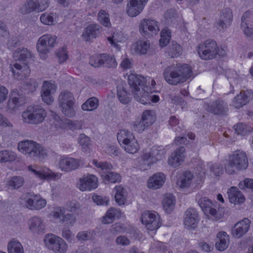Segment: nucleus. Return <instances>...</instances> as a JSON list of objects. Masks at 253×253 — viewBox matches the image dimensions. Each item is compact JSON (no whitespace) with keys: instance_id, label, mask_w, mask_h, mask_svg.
Returning <instances> with one entry per match:
<instances>
[{"instance_id":"obj_32","label":"nucleus","mask_w":253,"mask_h":253,"mask_svg":"<svg viewBox=\"0 0 253 253\" xmlns=\"http://www.w3.org/2000/svg\"><path fill=\"white\" fill-rule=\"evenodd\" d=\"M16 60L28 64L32 60V54L27 48H18L14 53Z\"/></svg>"},{"instance_id":"obj_28","label":"nucleus","mask_w":253,"mask_h":253,"mask_svg":"<svg viewBox=\"0 0 253 253\" xmlns=\"http://www.w3.org/2000/svg\"><path fill=\"white\" fill-rule=\"evenodd\" d=\"M166 180L165 174L162 172H157L149 177L147 181L148 188L157 189L161 187Z\"/></svg>"},{"instance_id":"obj_44","label":"nucleus","mask_w":253,"mask_h":253,"mask_svg":"<svg viewBox=\"0 0 253 253\" xmlns=\"http://www.w3.org/2000/svg\"><path fill=\"white\" fill-rule=\"evenodd\" d=\"M8 253H24V249L22 244L17 240H12L7 244Z\"/></svg>"},{"instance_id":"obj_20","label":"nucleus","mask_w":253,"mask_h":253,"mask_svg":"<svg viewBox=\"0 0 253 253\" xmlns=\"http://www.w3.org/2000/svg\"><path fill=\"white\" fill-rule=\"evenodd\" d=\"M81 161L69 157L62 156L58 162V166L60 169L64 172H70L77 169L80 166Z\"/></svg>"},{"instance_id":"obj_48","label":"nucleus","mask_w":253,"mask_h":253,"mask_svg":"<svg viewBox=\"0 0 253 253\" xmlns=\"http://www.w3.org/2000/svg\"><path fill=\"white\" fill-rule=\"evenodd\" d=\"M24 183V179L20 176H15L7 181V185L12 189H18L23 186Z\"/></svg>"},{"instance_id":"obj_56","label":"nucleus","mask_w":253,"mask_h":253,"mask_svg":"<svg viewBox=\"0 0 253 253\" xmlns=\"http://www.w3.org/2000/svg\"><path fill=\"white\" fill-rule=\"evenodd\" d=\"M103 54H104V53L91 56L89 60V63L91 66L94 67H99L103 65L104 58L103 57Z\"/></svg>"},{"instance_id":"obj_30","label":"nucleus","mask_w":253,"mask_h":253,"mask_svg":"<svg viewBox=\"0 0 253 253\" xmlns=\"http://www.w3.org/2000/svg\"><path fill=\"white\" fill-rule=\"evenodd\" d=\"M230 242L229 236L225 231H220L216 234L215 248L220 251H223L228 247Z\"/></svg>"},{"instance_id":"obj_64","label":"nucleus","mask_w":253,"mask_h":253,"mask_svg":"<svg viewBox=\"0 0 253 253\" xmlns=\"http://www.w3.org/2000/svg\"><path fill=\"white\" fill-rule=\"evenodd\" d=\"M241 28L244 34L247 37H253V27L247 25L246 23L241 24Z\"/></svg>"},{"instance_id":"obj_55","label":"nucleus","mask_w":253,"mask_h":253,"mask_svg":"<svg viewBox=\"0 0 253 253\" xmlns=\"http://www.w3.org/2000/svg\"><path fill=\"white\" fill-rule=\"evenodd\" d=\"M92 164L97 168L100 169L102 171V173L103 172H108L113 168L112 165L106 162H98L97 160L94 159L92 160Z\"/></svg>"},{"instance_id":"obj_23","label":"nucleus","mask_w":253,"mask_h":253,"mask_svg":"<svg viewBox=\"0 0 253 253\" xmlns=\"http://www.w3.org/2000/svg\"><path fill=\"white\" fill-rule=\"evenodd\" d=\"M253 97V90L241 91L233 98L232 105L235 108L240 109L248 103Z\"/></svg>"},{"instance_id":"obj_59","label":"nucleus","mask_w":253,"mask_h":253,"mask_svg":"<svg viewBox=\"0 0 253 253\" xmlns=\"http://www.w3.org/2000/svg\"><path fill=\"white\" fill-rule=\"evenodd\" d=\"M210 171L215 176H219L223 171L222 166L219 164H208Z\"/></svg>"},{"instance_id":"obj_42","label":"nucleus","mask_w":253,"mask_h":253,"mask_svg":"<svg viewBox=\"0 0 253 253\" xmlns=\"http://www.w3.org/2000/svg\"><path fill=\"white\" fill-rule=\"evenodd\" d=\"M16 154L11 151L4 150L0 151V162L8 163L16 161Z\"/></svg>"},{"instance_id":"obj_36","label":"nucleus","mask_w":253,"mask_h":253,"mask_svg":"<svg viewBox=\"0 0 253 253\" xmlns=\"http://www.w3.org/2000/svg\"><path fill=\"white\" fill-rule=\"evenodd\" d=\"M132 49L139 54H145L150 48V42L148 40H138L132 45Z\"/></svg>"},{"instance_id":"obj_12","label":"nucleus","mask_w":253,"mask_h":253,"mask_svg":"<svg viewBox=\"0 0 253 253\" xmlns=\"http://www.w3.org/2000/svg\"><path fill=\"white\" fill-rule=\"evenodd\" d=\"M66 213V209L63 207H56L53 208L50 213V216L53 219L58 220L60 223H67L73 226L76 222V216L71 213Z\"/></svg>"},{"instance_id":"obj_63","label":"nucleus","mask_w":253,"mask_h":253,"mask_svg":"<svg viewBox=\"0 0 253 253\" xmlns=\"http://www.w3.org/2000/svg\"><path fill=\"white\" fill-rule=\"evenodd\" d=\"M131 127L133 130L138 132H142L146 128L148 127L141 120L133 122L131 124Z\"/></svg>"},{"instance_id":"obj_7","label":"nucleus","mask_w":253,"mask_h":253,"mask_svg":"<svg viewBox=\"0 0 253 253\" xmlns=\"http://www.w3.org/2000/svg\"><path fill=\"white\" fill-rule=\"evenodd\" d=\"M75 99L73 94L66 90L62 91L58 96V102L62 113L68 117L75 116L74 110Z\"/></svg>"},{"instance_id":"obj_17","label":"nucleus","mask_w":253,"mask_h":253,"mask_svg":"<svg viewBox=\"0 0 253 253\" xmlns=\"http://www.w3.org/2000/svg\"><path fill=\"white\" fill-rule=\"evenodd\" d=\"M206 109L210 113L218 116H225L228 112L227 102L221 99H217L206 105Z\"/></svg>"},{"instance_id":"obj_49","label":"nucleus","mask_w":253,"mask_h":253,"mask_svg":"<svg viewBox=\"0 0 253 253\" xmlns=\"http://www.w3.org/2000/svg\"><path fill=\"white\" fill-rule=\"evenodd\" d=\"M20 105L21 100L19 96L11 97L7 103V109L10 113L15 111Z\"/></svg>"},{"instance_id":"obj_22","label":"nucleus","mask_w":253,"mask_h":253,"mask_svg":"<svg viewBox=\"0 0 253 253\" xmlns=\"http://www.w3.org/2000/svg\"><path fill=\"white\" fill-rule=\"evenodd\" d=\"M251 223V220L247 218L236 223L232 228V236L237 238L242 237L249 231Z\"/></svg>"},{"instance_id":"obj_46","label":"nucleus","mask_w":253,"mask_h":253,"mask_svg":"<svg viewBox=\"0 0 253 253\" xmlns=\"http://www.w3.org/2000/svg\"><path fill=\"white\" fill-rule=\"evenodd\" d=\"M98 106V100L96 97H91L82 105L84 111H92L96 109Z\"/></svg>"},{"instance_id":"obj_1","label":"nucleus","mask_w":253,"mask_h":253,"mask_svg":"<svg viewBox=\"0 0 253 253\" xmlns=\"http://www.w3.org/2000/svg\"><path fill=\"white\" fill-rule=\"evenodd\" d=\"M192 74L191 67L186 64L169 66L163 73L165 80L171 85H177L185 82L192 76Z\"/></svg>"},{"instance_id":"obj_39","label":"nucleus","mask_w":253,"mask_h":253,"mask_svg":"<svg viewBox=\"0 0 253 253\" xmlns=\"http://www.w3.org/2000/svg\"><path fill=\"white\" fill-rule=\"evenodd\" d=\"M193 178V175L190 171H185L178 180L177 184L180 188H185L190 185Z\"/></svg>"},{"instance_id":"obj_47","label":"nucleus","mask_w":253,"mask_h":253,"mask_svg":"<svg viewBox=\"0 0 253 253\" xmlns=\"http://www.w3.org/2000/svg\"><path fill=\"white\" fill-rule=\"evenodd\" d=\"M168 53L171 58L176 57L182 53V47L177 42H172L169 46Z\"/></svg>"},{"instance_id":"obj_2","label":"nucleus","mask_w":253,"mask_h":253,"mask_svg":"<svg viewBox=\"0 0 253 253\" xmlns=\"http://www.w3.org/2000/svg\"><path fill=\"white\" fill-rule=\"evenodd\" d=\"M248 167V159L245 152L238 150L228 156V161L224 165L225 172L234 174L238 171L246 169Z\"/></svg>"},{"instance_id":"obj_61","label":"nucleus","mask_w":253,"mask_h":253,"mask_svg":"<svg viewBox=\"0 0 253 253\" xmlns=\"http://www.w3.org/2000/svg\"><path fill=\"white\" fill-rule=\"evenodd\" d=\"M246 23L247 25L253 27V13L249 11L245 12L241 18V23Z\"/></svg>"},{"instance_id":"obj_15","label":"nucleus","mask_w":253,"mask_h":253,"mask_svg":"<svg viewBox=\"0 0 253 253\" xmlns=\"http://www.w3.org/2000/svg\"><path fill=\"white\" fill-rule=\"evenodd\" d=\"M141 222L147 229L150 231L156 230L161 225L159 214L154 211H146L141 216Z\"/></svg>"},{"instance_id":"obj_9","label":"nucleus","mask_w":253,"mask_h":253,"mask_svg":"<svg viewBox=\"0 0 253 253\" xmlns=\"http://www.w3.org/2000/svg\"><path fill=\"white\" fill-rule=\"evenodd\" d=\"M44 242L46 247L55 253H65L68 248L62 238L53 234L46 235Z\"/></svg>"},{"instance_id":"obj_31","label":"nucleus","mask_w":253,"mask_h":253,"mask_svg":"<svg viewBox=\"0 0 253 253\" xmlns=\"http://www.w3.org/2000/svg\"><path fill=\"white\" fill-rule=\"evenodd\" d=\"M228 199L231 203L241 204L245 201V197L236 187H231L227 191Z\"/></svg>"},{"instance_id":"obj_8","label":"nucleus","mask_w":253,"mask_h":253,"mask_svg":"<svg viewBox=\"0 0 253 253\" xmlns=\"http://www.w3.org/2000/svg\"><path fill=\"white\" fill-rule=\"evenodd\" d=\"M20 203L30 210H40L46 205V201L40 195L28 193L23 195L20 199Z\"/></svg>"},{"instance_id":"obj_45","label":"nucleus","mask_w":253,"mask_h":253,"mask_svg":"<svg viewBox=\"0 0 253 253\" xmlns=\"http://www.w3.org/2000/svg\"><path fill=\"white\" fill-rule=\"evenodd\" d=\"M120 213V211L114 208H110L102 218V222L104 224L112 223L114 218Z\"/></svg>"},{"instance_id":"obj_13","label":"nucleus","mask_w":253,"mask_h":253,"mask_svg":"<svg viewBox=\"0 0 253 253\" xmlns=\"http://www.w3.org/2000/svg\"><path fill=\"white\" fill-rule=\"evenodd\" d=\"M57 37L55 35L45 34L41 36L37 43L38 51L41 54H45L49 52L56 44Z\"/></svg>"},{"instance_id":"obj_35","label":"nucleus","mask_w":253,"mask_h":253,"mask_svg":"<svg viewBox=\"0 0 253 253\" xmlns=\"http://www.w3.org/2000/svg\"><path fill=\"white\" fill-rule=\"evenodd\" d=\"M114 191H115V199L116 203L120 206L124 205L127 200L126 190L122 186L118 185L115 187Z\"/></svg>"},{"instance_id":"obj_25","label":"nucleus","mask_w":253,"mask_h":253,"mask_svg":"<svg viewBox=\"0 0 253 253\" xmlns=\"http://www.w3.org/2000/svg\"><path fill=\"white\" fill-rule=\"evenodd\" d=\"M29 228L32 232L41 234L43 233L45 225L42 218L35 216L31 217L28 221Z\"/></svg>"},{"instance_id":"obj_38","label":"nucleus","mask_w":253,"mask_h":253,"mask_svg":"<svg viewBox=\"0 0 253 253\" xmlns=\"http://www.w3.org/2000/svg\"><path fill=\"white\" fill-rule=\"evenodd\" d=\"M101 177L105 184L119 182L121 180V176L119 174L109 171L108 172H103L101 173Z\"/></svg>"},{"instance_id":"obj_27","label":"nucleus","mask_w":253,"mask_h":253,"mask_svg":"<svg viewBox=\"0 0 253 253\" xmlns=\"http://www.w3.org/2000/svg\"><path fill=\"white\" fill-rule=\"evenodd\" d=\"M185 151V149L183 147H180L177 149L169 158V164L174 168L180 165L184 161Z\"/></svg>"},{"instance_id":"obj_54","label":"nucleus","mask_w":253,"mask_h":253,"mask_svg":"<svg viewBox=\"0 0 253 253\" xmlns=\"http://www.w3.org/2000/svg\"><path fill=\"white\" fill-rule=\"evenodd\" d=\"M198 204L206 214H208V211L213 206L212 202L206 197L200 199L198 201Z\"/></svg>"},{"instance_id":"obj_16","label":"nucleus","mask_w":253,"mask_h":253,"mask_svg":"<svg viewBox=\"0 0 253 253\" xmlns=\"http://www.w3.org/2000/svg\"><path fill=\"white\" fill-rule=\"evenodd\" d=\"M98 186V178L93 175L87 174L79 179L77 187L82 191H90Z\"/></svg>"},{"instance_id":"obj_18","label":"nucleus","mask_w":253,"mask_h":253,"mask_svg":"<svg viewBox=\"0 0 253 253\" xmlns=\"http://www.w3.org/2000/svg\"><path fill=\"white\" fill-rule=\"evenodd\" d=\"M145 82V79L141 76L134 74H130L128 76V83L133 92L134 98L135 93L138 92V95H140L145 90L143 86Z\"/></svg>"},{"instance_id":"obj_6","label":"nucleus","mask_w":253,"mask_h":253,"mask_svg":"<svg viewBox=\"0 0 253 253\" xmlns=\"http://www.w3.org/2000/svg\"><path fill=\"white\" fill-rule=\"evenodd\" d=\"M46 116L45 109L39 105L29 106L22 114L23 122L38 125L43 122Z\"/></svg>"},{"instance_id":"obj_50","label":"nucleus","mask_w":253,"mask_h":253,"mask_svg":"<svg viewBox=\"0 0 253 253\" xmlns=\"http://www.w3.org/2000/svg\"><path fill=\"white\" fill-rule=\"evenodd\" d=\"M98 20L100 24L106 27L111 26L109 16L104 10H101L98 13Z\"/></svg>"},{"instance_id":"obj_53","label":"nucleus","mask_w":253,"mask_h":253,"mask_svg":"<svg viewBox=\"0 0 253 253\" xmlns=\"http://www.w3.org/2000/svg\"><path fill=\"white\" fill-rule=\"evenodd\" d=\"M171 37V32L169 30L165 28L163 29L161 33V39L159 42L161 46H166L170 40Z\"/></svg>"},{"instance_id":"obj_24","label":"nucleus","mask_w":253,"mask_h":253,"mask_svg":"<svg viewBox=\"0 0 253 253\" xmlns=\"http://www.w3.org/2000/svg\"><path fill=\"white\" fill-rule=\"evenodd\" d=\"M233 15L232 10L229 8L223 10L219 19L216 21L217 28L220 30H224L228 27L231 24Z\"/></svg>"},{"instance_id":"obj_14","label":"nucleus","mask_w":253,"mask_h":253,"mask_svg":"<svg viewBox=\"0 0 253 253\" xmlns=\"http://www.w3.org/2000/svg\"><path fill=\"white\" fill-rule=\"evenodd\" d=\"M28 170L41 179L58 180L62 174L59 172H53L46 167L39 168L36 166H29Z\"/></svg>"},{"instance_id":"obj_11","label":"nucleus","mask_w":253,"mask_h":253,"mask_svg":"<svg viewBox=\"0 0 253 253\" xmlns=\"http://www.w3.org/2000/svg\"><path fill=\"white\" fill-rule=\"evenodd\" d=\"M50 0H27L20 11L23 14L45 10L49 5Z\"/></svg>"},{"instance_id":"obj_58","label":"nucleus","mask_w":253,"mask_h":253,"mask_svg":"<svg viewBox=\"0 0 253 253\" xmlns=\"http://www.w3.org/2000/svg\"><path fill=\"white\" fill-rule=\"evenodd\" d=\"M54 15L53 13H44L41 15L40 20L44 25H51L53 24Z\"/></svg>"},{"instance_id":"obj_52","label":"nucleus","mask_w":253,"mask_h":253,"mask_svg":"<svg viewBox=\"0 0 253 253\" xmlns=\"http://www.w3.org/2000/svg\"><path fill=\"white\" fill-rule=\"evenodd\" d=\"M235 132L237 134L245 136L251 131V127H249L244 123H240L235 125L233 127Z\"/></svg>"},{"instance_id":"obj_21","label":"nucleus","mask_w":253,"mask_h":253,"mask_svg":"<svg viewBox=\"0 0 253 253\" xmlns=\"http://www.w3.org/2000/svg\"><path fill=\"white\" fill-rule=\"evenodd\" d=\"M199 220L198 212L193 208H189L184 215V225L187 229H195Z\"/></svg>"},{"instance_id":"obj_37","label":"nucleus","mask_w":253,"mask_h":253,"mask_svg":"<svg viewBox=\"0 0 253 253\" xmlns=\"http://www.w3.org/2000/svg\"><path fill=\"white\" fill-rule=\"evenodd\" d=\"M175 199L171 194L165 195L163 201V206L165 211L167 213H170L174 208Z\"/></svg>"},{"instance_id":"obj_3","label":"nucleus","mask_w":253,"mask_h":253,"mask_svg":"<svg viewBox=\"0 0 253 253\" xmlns=\"http://www.w3.org/2000/svg\"><path fill=\"white\" fill-rule=\"evenodd\" d=\"M18 149L23 154L35 160H42L47 155L44 148L33 140H24L19 142Z\"/></svg>"},{"instance_id":"obj_60","label":"nucleus","mask_w":253,"mask_h":253,"mask_svg":"<svg viewBox=\"0 0 253 253\" xmlns=\"http://www.w3.org/2000/svg\"><path fill=\"white\" fill-rule=\"evenodd\" d=\"M57 89V86L50 82L45 81L43 83L42 91L50 93H54Z\"/></svg>"},{"instance_id":"obj_5","label":"nucleus","mask_w":253,"mask_h":253,"mask_svg":"<svg viewBox=\"0 0 253 253\" xmlns=\"http://www.w3.org/2000/svg\"><path fill=\"white\" fill-rule=\"evenodd\" d=\"M117 140L121 146L127 153L133 154L139 149V144L134 134L128 130H120L117 133Z\"/></svg>"},{"instance_id":"obj_57","label":"nucleus","mask_w":253,"mask_h":253,"mask_svg":"<svg viewBox=\"0 0 253 253\" xmlns=\"http://www.w3.org/2000/svg\"><path fill=\"white\" fill-rule=\"evenodd\" d=\"M104 58V65L107 67H116L117 66V62L114 56L111 55L104 53L103 54Z\"/></svg>"},{"instance_id":"obj_43","label":"nucleus","mask_w":253,"mask_h":253,"mask_svg":"<svg viewBox=\"0 0 253 253\" xmlns=\"http://www.w3.org/2000/svg\"><path fill=\"white\" fill-rule=\"evenodd\" d=\"M141 120L148 127L151 126L156 120V115L152 110H145L141 115Z\"/></svg>"},{"instance_id":"obj_4","label":"nucleus","mask_w":253,"mask_h":253,"mask_svg":"<svg viewBox=\"0 0 253 253\" xmlns=\"http://www.w3.org/2000/svg\"><path fill=\"white\" fill-rule=\"evenodd\" d=\"M198 53L203 60H211L215 58L217 55L220 57L226 54V50L219 48L216 42L211 40H208L200 43L197 48Z\"/></svg>"},{"instance_id":"obj_62","label":"nucleus","mask_w":253,"mask_h":253,"mask_svg":"<svg viewBox=\"0 0 253 253\" xmlns=\"http://www.w3.org/2000/svg\"><path fill=\"white\" fill-rule=\"evenodd\" d=\"M60 63L65 62L68 58L67 49L66 47H63L59 49L56 53Z\"/></svg>"},{"instance_id":"obj_19","label":"nucleus","mask_w":253,"mask_h":253,"mask_svg":"<svg viewBox=\"0 0 253 253\" xmlns=\"http://www.w3.org/2000/svg\"><path fill=\"white\" fill-rule=\"evenodd\" d=\"M139 31L141 34L148 36L156 35L159 31L157 21L149 19L142 20L139 24Z\"/></svg>"},{"instance_id":"obj_51","label":"nucleus","mask_w":253,"mask_h":253,"mask_svg":"<svg viewBox=\"0 0 253 253\" xmlns=\"http://www.w3.org/2000/svg\"><path fill=\"white\" fill-rule=\"evenodd\" d=\"M94 232L93 231H83L77 235V239L81 242L93 239Z\"/></svg>"},{"instance_id":"obj_34","label":"nucleus","mask_w":253,"mask_h":253,"mask_svg":"<svg viewBox=\"0 0 253 253\" xmlns=\"http://www.w3.org/2000/svg\"><path fill=\"white\" fill-rule=\"evenodd\" d=\"M135 99L143 104H150V102L157 103L159 100L158 95L149 94L146 92V89L143 92L141 95H138V92L135 94Z\"/></svg>"},{"instance_id":"obj_26","label":"nucleus","mask_w":253,"mask_h":253,"mask_svg":"<svg viewBox=\"0 0 253 253\" xmlns=\"http://www.w3.org/2000/svg\"><path fill=\"white\" fill-rule=\"evenodd\" d=\"M101 27L98 24H89L84 30L83 39L86 42L95 39L101 33Z\"/></svg>"},{"instance_id":"obj_40","label":"nucleus","mask_w":253,"mask_h":253,"mask_svg":"<svg viewBox=\"0 0 253 253\" xmlns=\"http://www.w3.org/2000/svg\"><path fill=\"white\" fill-rule=\"evenodd\" d=\"M117 96L119 101L124 104H126L130 101V94L125 87L120 84L117 86Z\"/></svg>"},{"instance_id":"obj_29","label":"nucleus","mask_w":253,"mask_h":253,"mask_svg":"<svg viewBox=\"0 0 253 253\" xmlns=\"http://www.w3.org/2000/svg\"><path fill=\"white\" fill-rule=\"evenodd\" d=\"M10 68L14 78H19L21 75L27 76L29 74L30 70L29 66L26 63L20 64L13 63L10 64Z\"/></svg>"},{"instance_id":"obj_10","label":"nucleus","mask_w":253,"mask_h":253,"mask_svg":"<svg viewBox=\"0 0 253 253\" xmlns=\"http://www.w3.org/2000/svg\"><path fill=\"white\" fill-rule=\"evenodd\" d=\"M166 154V151L163 146H154L150 152L143 151L141 156L142 164L147 165L144 169H147L150 165L163 159Z\"/></svg>"},{"instance_id":"obj_33","label":"nucleus","mask_w":253,"mask_h":253,"mask_svg":"<svg viewBox=\"0 0 253 253\" xmlns=\"http://www.w3.org/2000/svg\"><path fill=\"white\" fill-rule=\"evenodd\" d=\"M144 6L141 4L129 0L126 5V13L130 17H135L143 10Z\"/></svg>"},{"instance_id":"obj_41","label":"nucleus","mask_w":253,"mask_h":253,"mask_svg":"<svg viewBox=\"0 0 253 253\" xmlns=\"http://www.w3.org/2000/svg\"><path fill=\"white\" fill-rule=\"evenodd\" d=\"M124 39L125 38L121 33H114L112 36L107 38L111 46L116 48L118 50L120 49L119 43L123 42Z\"/></svg>"}]
</instances>
